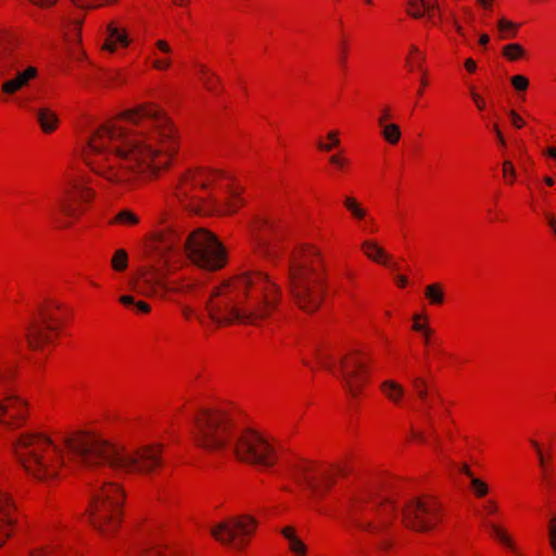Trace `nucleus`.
I'll return each mask as SVG.
<instances>
[{
  "label": "nucleus",
  "mask_w": 556,
  "mask_h": 556,
  "mask_svg": "<svg viewBox=\"0 0 556 556\" xmlns=\"http://www.w3.org/2000/svg\"><path fill=\"white\" fill-rule=\"evenodd\" d=\"M181 132L157 102L119 111L90 134L85 165L113 190L129 192L170 172L181 150Z\"/></svg>",
  "instance_id": "obj_1"
},
{
  "label": "nucleus",
  "mask_w": 556,
  "mask_h": 556,
  "mask_svg": "<svg viewBox=\"0 0 556 556\" xmlns=\"http://www.w3.org/2000/svg\"><path fill=\"white\" fill-rule=\"evenodd\" d=\"M164 447L161 442H150L128 451L93 426L64 435L27 429L18 432L11 444L12 455L25 473L50 486L71 476L77 460L86 467L108 466L128 475H155L164 467Z\"/></svg>",
  "instance_id": "obj_2"
},
{
  "label": "nucleus",
  "mask_w": 556,
  "mask_h": 556,
  "mask_svg": "<svg viewBox=\"0 0 556 556\" xmlns=\"http://www.w3.org/2000/svg\"><path fill=\"white\" fill-rule=\"evenodd\" d=\"M281 290L270 276L247 270L222 280L211 290L206 312L219 326L232 323L257 325L278 308Z\"/></svg>",
  "instance_id": "obj_3"
},
{
  "label": "nucleus",
  "mask_w": 556,
  "mask_h": 556,
  "mask_svg": "<svg viewBox=\"0 0 556 556\" xmlns=\"http://www.w3.org/2000/svg\"><path fill=\"white\" fill-rule=\"evenodd\" d=\"M243 187L227 170L207 166L181 172L172 190V199L192 214L233 215L244 205Z\"/></svg>",
  "instance_id": "obj_4"
},
{
  "label": "nucleus",
  "mask_w": 556,
  "mask_h": 556,
  "mask_svg": "<svg viewBox=\"0 0 556 556\" xmlns=\"http://www.w3.org/2000/svg\"><path fill=\"white\" fill-rule=\"evenodd\" d=\"M125 502L122 484L103 483L93 492L85 513L89 527L104 540L115 538L124 520Z\"/></svg>",
  "instance_id": "obj_5"
},
{
  "label": "nucleus",
  "mask_w": 556,
  "mask_h": 556,
  "mask_svg": "<svg viewBox=\"0 0 556 556\" xmlns=\"http://www.w3.org/2000/svg\"><path fill=\"white\" fill-rule=\"evenodd\" d=\"M97 192L92 178L81 168H67L63 174L61 198L58 202L59 229H68L89 210Z\"/></svg>",
  "instance_id": "obj_6"
},
{
  "label": "nucleus",
  "mask_w": 556,
  "mask_h": 556,
  "mask_svg": "<svg viewBox=\"0 0 556 556\" xmlns=\"http://www.w3.org/2000/svg\"><path fill=\"white\" fill-rule=\"evenodd\" d=\"M236 410L222 405L200 410L194 420L193 443L206 452L225 450L236 431Z\"/></svg>",
  "instance_id": "obj_7"
},
{
  "label": "nucleus",
  "mask_w": 556,
  "mask_h": 556,
  "mask_svg": "<svg viewBox=\"0 0 556 556\" xmlns=\"http://www.w3.org/2000/svg\"><path fill=\"white\" fill-rule=\"evenodd\" d=\"M185 254L197 267L218 271L226 267L228 253L217 236L206 228L191 231L185 241Z\"/></svg>",
  "instance_id": "obj_8"
},
{
  "label": "nucleus",
  "mask_w": 556,
  "mask_h": 556,
  "mask_svg": "<svg viewBox=\"0 0 556 556\" xmlns=\"http://www.w3.org/2000/svg\"><path fill=\"white\" fill-rule=\"evenodd\" d=\"M350 460L351 456L331 464L301 460L294 469V479L314 493L323 494L333 485L337 478L351 472Z\"/></svg>",
  "instance_id": "obj_9"
},
{
  "label": "nucleus",
  "mask_w": 556,
  "mask_h": 556,
  "mask_svg": "<svg viewBox=\"0 0 556 556\" xmlns=\"http://www.w3.org/2000/svg\"><path fill=\"white\" fill-rule=\"evenodd\" d=\"M233 455L241 463L269 468L278 460V443L262 432L245 429L235 442Z\"/></svg>",
  "instance_id": "obj_10"
},
{
  "label": "nucleus",
  "mask_w": 556,
  "mask_h": 556,
  "mask_svg": "<svg viewBox=\"0 0 556 556\" xmlns=\"http://www.w3.org/2000/svg\"><path fill=\"white\" fill-rule=\"evenodd\" d=\"M176 214L164 208L156 217L155 228L146 237V252L153 257L167 261L180 247L182 229L175 224Z\"/></svg>",
  "instance_id": "obj_11"
},
{
  "label": "nucleus",
  "mask_w": 556,
  "mask_h": 556,
  "mask_svg": "<svg viewBox=\"0 0 556 556\" xmlns=\"http://www.w3.org/2000/svg\"><path fill=\"white\" fill-rule=\"evenodd\" d=\"M258 528V520L250 514L226 517L214 523L210 533L223 546L241 552L252 542Z\"/></svg>",
  "instance_id": "obj_12"
},
{
  "label": "nucleus",
  "mask_w": 556,
  "mask_h": 556,
  "mask_svg": "<svg viewBox=\"0 0 556 556\" xmlns=\"http://www.w3.org/2000/svg\"><path fill=\"white\" fill-rule=\"evenodd\" d=\"M372 358L362 349H351L339 359L338 374L343 389L353 397L363 393L369 386L372 375Z\"/></svg>",
  "instance_id": "obj_13"
},
{
  "label": "nucleus",
  "mask_w": 556,
  "mask_h": 556,
  "mask_svg": "<svg viewBox=\"0 0 556 556\" xmlns=\"http://www.w3.org/2000/svg\"><path fill=\"white\" fill-rule=\"evenodd\" d=\"M327 264L321 248L313 242L294 245L289 256V280H326Z\"/></svg>",
  "instance_id": "obj_14"
},
{
  "label": "nucleus",
  "mask_w": 556,
  "mask_h": 556,
  "mask_svg": "<svg viewBox=\"0 0 556 556\" xmlns=\"http://www.w3.org/2000/svg\"><path fill=\"white\" fill-rule=\"evenodd\" d=\"M441 502L432 495H420L408 501L403 507L402 519L406 528L427 532L437 528L443 520Z\"/></svg>",
  "instance_id": "obj_15"
},
{
  "label": "nucleus",
  "mask_w": 556,
  "mask_h": 556,
  "mask_svg": "<svg viewBox=\"0 0 556 556\" xmlns=\"http://www.w3.org/2000/svg\"><path fill=\"white\" fill-rule=\"evenodd\" d=\"M31 415L30 402L27 397L8 392L0 396V428L16 431L26 427Z\"/></svg>",
  "instance_id": "obj_16"
},
{
  "label": "nucleus",
  "mask_w": 556,
  "mask_h": 556,
  "mask_svg": "<svg viewBox=\"0 0 556 556\" xmlns=\"http://www.w3.org/2000/svg\"><path fill=\"white\" fill-rule=\"evenodd\" d=\"M290 290L300 309L315 313L323 304L326 280H290Z\"/></svg>",
  "instance_id": "obj_17"
},
{
  "label": "nucleus",
  "mask_w": 556,
  "mask_h": 556,
  "mask_svg": "<svg viewBox=\"0 0 556 556\" xmlns=\"http://www.w3.org/2000/svg\"><path fill=\"white\" fill-rule=\"evenodd\" d=\"M102 35L103 42L101 45V50L110 54L127 50L134 42L125 21L121 17L110 20L104 25Z\"/></svg>",
  "instance_id": "obj_18"
},
{
  "label": "nucleus",
  "mask_w": 556,
  "mask_h": 556,
  "mask_svg": "<svg viewBox=\"0 0 556 556\" xmlns=\"http://www.w3.org/2000/svg\"><path fill=\"white\" fill-rule=\"evenodd\" d=\"M70 318V308L55 300L42 302L38 306L35 317V319L50 328V330H54L60 334H62L67 327Z\"/></svg>",
  "instance_id": "obj_19"
},
{
  "label": "nucleus",
  "mask_w": 556,
  "mask_h": 556,
  "mask_svg": "<svg viewBox=\"0 0 556 556\" xmlns=\"http://www.w3.org/2000/svg\"><path fill=\"white\" fill-rule=\"evenodd\" d=\"M62 334L33 319L25 330V340L31 351H45L56 345Z\"/></svg>",
  "instance_id": "obj_20"
},
{
  "label": "nucleus",
  "mask_w": 556,
  "mask_h": 556,
  "mask_svg": "<svg viewBox=\"0 0 556 556\" xmlns=\"http://www.w3.org/2000/svg\"><path fill=\"white\" fill-rule=\"evenodd\" d=\"M342 206L354 223L363 226L364 232L375 235L379 231V226L370 216L369 208L358 198L353 194L343 195Z\"/></svg>",
  "instance_id": "obj_21"
},
{
  "label": "nucleus",
  "mask_w": 556,
  "mask_h": 556,
  "mask_svg": "<svg viewBox=\"0 0 556 556\" xmlns=\"http://www.w3.org/2000/svg\"><path fill=\"white\" fill-rule=\"evenodd\" d=\"M16 520V508L12 496L0 490V547L12 535Z\"/></svg>",
  "instance_id": "obj_22"
},
{
  "label": "nucleus",
  "mask_w": 556,
  "mask_h": 556,
  "mask_svg": "<svg viewBox=\"0 0 556 556\" xmlns=\"http://www.w3.org/2000/svg\"><path fill=\"white\" fill-rule=\"evenodd\" d=\"M37 67L28 66L25 70L17 72L14 77L3 81L1 85V91L7 96H13L27 88L30 83L37 78Z\"/></svg>",
  "instance_id": "obj_23"
},
{
  "label": "nucleus",
  "mask_w": 556,
  "mask_h": 556,
  "mask_svg": "<svg viewBox=\"0 0 556 556\" xmlns=\"http://www.w3.org/2000/svg\"><path fill=\"white\" fill-rule=\"evenodd\" d=\"M361 253L370 262L380 266H388L392 256L383 245L375 238H366L359 243Z\"/></svg>",
  "instance_id": "obj_24"
},
{
  "label": "nucleus",
  "mask_w": 556,
  "mask_h": 556,
  "mask_svg": "<svg viewBox=\"0 0 556 556\" xmlns=\"http://www.w3.org/2000/svg\"><path fill=\"white\" fill-rule=\"evenodd\" d=\"M154 47L155 49L151 53L152 67L160 72L168 71L173 66V47L165 39H157Z\"/></svg>",
  "instance_id": "obj_25"
},
{
  "label": "nucleus",
  "mask_w": 556,
  "mask_h": 556,
  "mask_svg": "<svg viewBox=\"0 0 556 556\" xmlns=\"http://www.w3.org/2000/svg\"><path fill=\"white\" fill-rule=\"evenodd\" d=\"M280 534L287 542L288 552L292 556H308V545L300 535L298 528L291 525L285 526L280 529Z\"/></svg>",
  "instance_id": "obj_26"
},
{
  "label": "nucleus",
  "mask_w": 556,
  "mask_h": 556,
  "mask_svg": "<svg viewBox=\"0 0 556 556\" xmlns=\"http://www.w3.org/2000/svg\"><path fill=\"white\" fill-rule=\"evenodd\" d=\"M438 9V0H407L405 11L414 20L427 16L431 21L434 18Z\"/></svg>",
  "instance_id": "obj_27"
},
{
  "label": "nucleus",
  "mask_w": 556,
  "mask_h": 556,
  "mask_svg": "<svg viewBox=\"0 0 556 556\" xmlns=\"http://www.w3.org/2000/svg\"><path fill=\"white\" fill-rule=\"evenodd\" d=\"M315 148L318 152L329 154L342 148V131L338 128H331L315 140Z\"/></svg>",
  "instance_id": "obj_28"
},
{
  "label": "nucleus",
  "mask_w": 556,
  "mask_h": 556,
  "mask_svg": "<svg viewBox=\"0 0 556 556\" xmlns=\"http://www.w3.org/2000/svg\"><path fill=\"white\" fill-rule=\"evenodd\" d=\"M194 76L206 91L215 94L222 91L219 77L207 65L197 63L194 65Z\"/></svg>",
  "instance_id": "obj_29"
},
{
  "label": "nucleus",
  "mask_w": 556,
  "mask_h": 556,
  "mask_svg": "<svg viewBox=\"0 0 556 556\" xmlns=\"http://www.w3.org/2000/svg\"><path fill=\"white\" fill-rule=\"evenodd\" d=\"M381 395L391 404L402 406L405 401L406 391L402 383L394 379H386L379 386Z\"/></svg>",
  "instance_id": "obj_30"
},
{
  "label": "nucleus",
  "mask_w": 556,
  "mask_h": 556,
  "mask_svg": "<svg viewBox=\"0 0 556 556\" xmlns=\"http://www.w3.org/2000/svg\"><path fill=\"white\" fill-rule=\"evenodd\" d=\"M490 536L495 540L501 546L510 553L518 554L519 548L516 540L509 530L502 523L490 522Z\"/></svg>",
  "instance_id": "obj_31"
},
{
  "label": "nucleus",
  "mask_w": 556,
  "mask_h": 556,
  "mask_svg": "<svg viewBox=\"0 0 556 556\" xmlns=\"http://www.w3.org/2000/svg\"><path fill=\"white\" fill-rule=\"evenodd\" d=\"M36 117L41 131L46 135L53 134L59 128V116L53 110L49 108L39 109L37 111Z\"/></svg>",
  "instance_id": "obj_32"
},
{
  "label": "nucleus",
  "mask_w": 556,
  "mask_h": 556,
  "mask_svg": "<svg viewBox=\"0 0 556 556\" xmlns=\"http://www.w3.org/2000/svg\"><path fill=\"white\" fill-rule=\"evenodd\" d=\"M273 235H252L250 237V247L252 252L258 257H269L274 253V249L271 245Z\"/></svg>",
  "instance_id": "obj_33"
},
{
  "label": "nucleus",
  "mask_w": 556,
  "mask_h": 556,
  "mask_svg": "<svg viewBox=\"0 0 556 556\" xmlns=\"http://www.w3.org/2000/svg\"><path fill=\"white\" fill-rule=\"evenodd\" d=\"M252 235H275L278 230V225L274 218L267 215L255 216L250 224Z\"/></svg>",
  "instance_id": "obj_34"
},
{
  "label": "nucleus",
  "mask_w": 556,
  "mask_h": 556,
  "mask_svg": "<svg viewBox=\"0 0 556 556\" xmlns=\"http://www.w3.org/2000/svg\"><path fill=\"white\" fill-rule=\"evenodd\" d=\"M327 163L336 173L340 174H346L352 168V161L344 149L332 152Z\"/></svg>",
  "instance_id": "obj_35"
},
{
  "label": "nucleus",
  "mask_w": 556,
  "mask_h": 556,
  "mask_svg": "<svg viewBox=\"0 0 556 556\" xmlns=\"http://www.w3.org/2000/svg\"><path fill=\"white\" fill-rule=\"evenodd\" d=\"M424 295L431 306H442L445 302V290L441 282H433L425 287Z\"/></svg>",
  "instance_id": "obj_36"
},
{
  "label": "nucleus",
  "mask_w": 556,
  "mask_h": 556,
  "mask_svg": "<svg viewBox=\"0 0 556 556\" xmlns=\"http://www.w3.org/2000/svg\"><path fill=\"white\" fill-rule=\"evenodd\" d=\"M112 225L127 228L136 227L140 224V216L129 208L119 211L111 220Z\"/></svg>",
  "instance_id": "obj_37"
},
{
  "label": "nucleus",
  "mask_w": 556,
  "mask_h": 556,
  "mask_svg": "<svg viewBox=\"0 0 556 556\" xmlns=\"http://www.w3.org/2000/svg\"><path fill=\"white\" fill-rule=\"evenodd\" d=\"M520 24L515 23L506 17H501L497 21V31L501 39H514L519 31Z\"/></svg>",
  "instance_id": "obj_38"
},
{
  "label": "nucleus",
  "mask_w": 556,
  "mask_h": 556,
  "mask_svg": "<svg viewBox=\"0 0 556 556\" xmlns=\"http://www.w3.org/2000/svg\"><path fill=\"white\" fill-rule=\"evenodd\" d=\"M379 129L381 137L390 146H396L401 141L402 130L397 124L391 123L382 125Z\"/></svg>",
  "instance_id": "obj_39"
},
{
  "label": "nucleus",
  "mask_w": 556,
  "mask_h": 556,
  "mask_svg": "<svg viewBox=\"0 0 556 556\" xmlns=\"http://www.w3.org/2000/svg\"><path fill=\"white\" fill-rule=\"evenodd\" d=\"M316 362L321 369L328 370L332 374L338 372V367L334 363V355L330 349H321L316 354Z\"/></svg>",
  "instance_id": "obj_40"
},
{
  "label": "nucleus",
  "mask_w": 556,
  "mask_h": 556,
  "mask_svg": "<svg viewBox=\"0 0 556 556\" xmlns=\"http://www.w3.org/2000/svg\"><path fill=\"white\" fill-rule=\"evenodd\" d=\"M434 432L431 427L413 426L409 440L416 444H428Z\"/></svg>",
  "instance_id": "obj_41"
},
{
  "label": "nucleus",
  "mask_w": 556,
  "mask_h": 556,
  "mask_svg": "<svg viewBox=\"0 0 556 556\" xmlns=\"http://www.w3.org/2000/svg\"><path fill=\"white\" fill-rule=\"evenodd\" d=\"M502 55L507 61L516 62L525 59L527 55V51L520 43L514 42L503 47Z\"/></svg>",
  "instance_id": "obj_42"
},
{
  "label": "nucleus",
  "mask_w": 556,
  "mask_h": 556,
  "mask_svg": "<svg viewBox=\"0 0 556 556\" xmlns=\"http://www.w3.org/2000/svg\"><path fill=\"white\" fill-rule=\"evenodd\" d=\"M194 287L193 280L189 278L173 279L166 283L165 289L173 293H188Z\"/></svg>",
  "instance_id": "obj_43"
},
{
  "label": "nucleus",
  "mask_w": 556,
  "mask_h": 556,
  "mask_svg": "<svg viewBox=\"0 0 556 556\" xmlns=\"http://www.w3.org/2000/svg\"><path fill=\"white\" fill-rule=\"evenodd\" d=\"M425 61V53L415 45L408 49L406 63L410 71L419 70L422 67Z\"/></svg>",
  "instance_id": "obj_44"
},
{
  "label": "nucleus",
  "mask_w": 556,
  "mask_h": 556,
  "mask_svg": "<svg viewBox=\"0 0 556 556\" xmlns=\"http://www.w3.org/2000/svg\"><path fill=\"white\" fill-rule=\"evenodd\" d=\"M111 267L117 273H123L128 267V254L126 250L118 249L114 252L111 258Z\"/></svg>",
  "instance_id": "obj_45"
},
{
  "label": "nucleus",
  "mask_w": 556,
  "mask_h": 556,
  "mask_svg": "<svg viewBox=\"0 0 556 556\" xmlns=\"http://www.w3.org/2000/svg\"><path fill=\"white\" fill-rule=\"evenodd\" d=\"M73 4L81 9H98L103 7H113L121 0H70Z\"/></svg>",
  "instance_id": "obj_46"
},
{
  "label": "nucleus",
  "mask_w": 556,
  "mask_h": 556,
  "mask_svg": "<svg viewBox=\"0 0 556 556\" xmlns=\"http://www.w3.org/2000/svg\"><path fill=\"white\" fill-rule=\"evenodd\" d=\"M136 556H178V554L167 545H154L141 551Z\"/></svg>",
  "instance_id": "obj_47"
},
{
  "label": "nucleus",
  "mask_w": 556,
  "mask_h": 556,
  "mask_svg": "<svg viewBox=\"0 0 556 556\" xmlns=\"http://www.w3.org/2000/svg\"><path fill=\"white\" fill-rule=\"evenodd\" d=\"M470 491L477 498L485 497L489 492L490 488L485 481H483L480 478L471 477L470 481Z\"/></svg>",
  "instance_id": "obj_48"
},
{
  "label": "nucleus",
  "mask_w": 556,
  "mask_h": 556,
  "mask_svg": "<svg viewBox=\"0 0 556 556\" xmlns=\"http://www.w3.org/2000/svg\"><path fill=\"white\" fill-rule=\"evenodd\" d=\"M546 531L548 545L551 547L553 555L556 556V515L549 518Z\"/></svg>",
  "instance_id": "obj_49"
},
{
  "label": "nucleus",
  "mask_w": 556,
  "mask_h": 556,
  "mask_svg": "<svg viewBox=\"0 0 556 556\" xmlns=\"http://www.w3.org/2000/svg\"><path fill=\"white\" fill-rule=\"evenodd\" d=\"M502 176L506 185L513 186L516 181L515 166L510 161H504L502 164Z\"/></svg>",
  "instance_id": "obj_50"
},
{
  "label": "nucleus",
  "mask_w": 556,
  "mask_h": 556,
  "mask_svg": "<svg viewBox=\"0 0 556 556\" xmlns=\"http://www.w3.org/2000/svg\"><path fill=\"white\" fill-rule=\"evenodd\" d=\"M393 117H394V115H393L392 108L390 105H383L379 110V114L377 117L378 127H381L382 125L391 124Z\"/></svg>",
  "instance_id": "obj_51"
},
{
  "label": "nucleus",
  "mask_w": 556,
  "mask_h": 556,
  "mask_svg": "<svg viewBox=\"0 0 556 556\" xmlns=\"http://www.w3.org/2000/svg\"><path fill=\"white\" fill-rule=\"evenodd\" d=\"M511 86L517 91H526L529 88L530 81L523 75H515L510 78Z\"/></svg>",
  "instance_id": "obj_52"
},
{
  "label": "nucleus",
  "mask_w": 556,
  "mask_h": 556,
  "mask_svg": "<svg viewBox=\"0 0 556 556\" xmlns=\"http://www.w3.org/2000/svg\"><path fill=\"white\" fill-rule=\"evenodd\" d=\"M413 330L416 332H424L430 327L428 326V317L422 315H415L413 318Z\"/></svg>",
  "instance_id": "obj_53"
},
{
  "label": "nucleus",
  "mask_w": 556,
  "mask_h": 556,
  "mask_svg": "<svg viewBox=\"0 0 556 556\" xmlns=\"http://www.w3.org/2000/svg\"><path fill=\"white\" fill-rule=\"evenodd\" d=\"M413 388L417 393L418 397L424 400L428 394V386L424 378H416L413 382Z\"/></svg>",
  "instance_id": "obj_54"
},
{
  "label": "nucleus",
  "mask_w": 556,
  "mask_h": 556,
  "mask_svg": "<svg viewBox=\"0 0 556 556\" xmlns=\"http://www.w3.org/2000/svg\"><path fill=\"white\" fill-rule=\"evenodd\" d=\"M482 509L486 515L492 516L498 514L500 505L495 500L489 498L484 502Z\"/></svg>",
  "instance_id": "obj_55"
},
{
  "label": "nucleus",
  "mask_w": 556,
  "mask_h": 556,
  "mask_svg": "<svg viewBox=\"0 0 556 556\" xmlns=\"http://www.w3.org/2000/svg\"><path fill=\"white\" fill-rule=\"evenodd\" d=\"M151 311H152L151 305L146 301L138 300L135 303L134 312L137 315H148L151 313Z\"/></svg>",
  "instance_id": "obj_56"
},
{
  "label": "nucleus",
  "mask_w": 556,
  "mask_h": 556,
  "mask_svg": "<svg viewBox=\"0 0 556 556\" xmlns=\"http://www.w3.org/2000/svg\"><path fill=\"white\" fill-rule=\"evenodd\" d=\"M59 548L45 547L31 551L27 556H58Z\"/></svg>",
  "instance_id": "obj_57"
},
{
  "label": "nucleus",
  "mask_w": 556,
  "mask_h": 556,
  "mask_svg": "<svg viewBox=\"0 0 556 556\" xmlns=\"http://www.w3.org/2000/svg\"><path fill=\"white\" fill-rule=\"evenodd\" d=\"M509 117H510L511 125L515 128L521 129L526 126L525 119L516 111L511 110L509 112Z\"/></svg>",
  "instance_id": "obj_58"
},
{
  "label": "nucleus",
  "mask_w": 556,
  "mask_h": 556,
  "mask_svg": "<svg viewBox=\"0 0 556 556\" xmlns=\"http://www.w3.org/2000/svg\"><path fill=\"white\" fill-rule=\"evenodd\" d=\"M138 300H136V298L134 295H130V294H123L118 298V302L124 306V307H135V303L137 302Z\"/></svg>",
  "instance_id": "obj_59"
},
{
  "label": "nucleus",
  "mask_w": 556,
  "mask_h": 556,
  "mask_svg": "<svg viewBox=\"0 0 556 556\" xmlns=\"http://www.w3.org/2000/svg\"><path fill=\"white\" fill-rule=\"evenodd\" d=\"M181 315L186 321H191L197 317L195 309L189 305H184L181 307Z\"/></svg>",
  "instance_id": "obj_60"
},
{
  "label": "nucleus",
  "mask_w": 556,
  "mask_h": 556,
  "mask_svg": "<svg viewBox=\"0 0 556 556\" xmlns=\"http://www.w3.org/2000/svg\"><path fill=\"white\" fill-rule=\"evenodd\" d=\"M31 4L40 9L52 8L59 0H28Z\"/></svg>",
  "instance_id": "obj_61"
},
{
  "label": "nucleus",
  "mask_w": 556,
  "mask_h": 556,
  "mask_svg": "<svg viewBox=\"0 0 556 556\" xmlns=\"http://www.w3.org/2000/svg\"><path fill=\"white\" fill-rule=\"evenodd\" d=\"M471 98H472V101H473L476 108L479 111H483L485 109L486 104H485V101L482 96H480L477 92H471Z\"/></svg>",
  "instance_id": "obj_62"
},
{
  "label": "nucleus",
  "mask_w": 556,
  "mask_h": 556,
  "mask_svg": "<svg viewBox=\"0 0 556 556\" xmlns=\"http://www.w3.org/2000/svg\"><path fill=\"white\" fill-rule=\"evenodd\" d=\"M343 277L350 285H355L357 281V273L353 269H346L343 274Z\"/></svg>",
  "instance_id": "obj_63"
},
{
  "label": "nucleus",
  "mask_w": 556,
  "mask_h": 556,
  "mask_svg": "<svg viewBox=\"0 0 556 556\" xmlns=\"http://www.w3.org/2000/svg\"><path fill=\"white\" fill-rule=\"evenodd\" d=\"M545 218H546L548 227L551 228V230L553 231V233L556 237V217H555V215L552 213H546Z\"/></svg>",
  "instance_id": "obj_64"
}]
</instances>
